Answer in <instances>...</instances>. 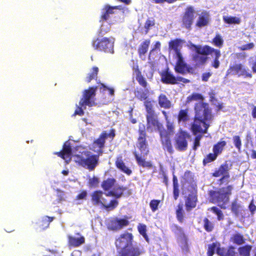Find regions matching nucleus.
Returning <instances> with one entry per match:
<instances>
[{
    "label": "nucleus",
    "mask_w": 256,
    "mask_h": 256,
    "mask_svg": "<svg viewBox=\"0 0 256 256\" xmlns=\"http://www.w3.org/2000/svg\"><path fill=\"white\" fill-rule=\"evenodd\" d=\"M134 236L128 232L120 234L114 242L116 256H140L144 251L133 244Z\"/></svg>",
    "instance_id": "obj_2"
},
{
    "label": "nucleus",
    "mask_w": 256,
    "mask_h": 256,
    "mask_svg": "<svg viewBox=\"0 0 256 256\" xmlns=\"http://www.w3.org/2000/svg\"><path fill=\"white\" fill-rule=\"evenodd\" d=\"M87 194V192L86 190H82L76 196V200L86 199Z\"/></svg>",
    "instance_id": "obj_62"
},
{
    "label": "nucleus",
    "mask_w": 256,
    "mask_h": 256,
    "mask_svg": "<svg viewBox=\"0 0 256 256\" xmlns=\"http://www.w3.org/2000/svg\"><path fill=\"white\" fill-rule=\"evenodd\" d=\"M114 44L113 38H104L102 39L98 38L92 41V46L94 50L109 54L114 52Z\"/></svg>",
    "instance_id": "obj_8"
},
{
    "label": "nucleus",
    "mask_w": 256,
    "mask_h": 256,
    "mask_svg": "<svg viewBox=\"0 0 256 256\" xmlns=\"http://www.w3.org/2000/svg\"><path fill=\"white\" fill-rule=\"evenodd\" d=\"M204 100V98L201 94L194 92L187 97L186 102L189 104L192 101H202ZM194 112V122L191 126L193 134L207 133L210 123L214 118L212 109L208 103L201 102L196 104Z\"/></svg>",
    "instance_id": "obj_1"
},
{
    "label": "nucleus",
    "mask_w": 256,
    "mask_h": 256,
    "mask_svg": "<svg viewBox=\"0 0 256 256\" xmlns=\"http://www.w3.org/2000/svg\"><path fill=\"white\" fill-rule=\"evenodd\" d=\"M54 154L64 160L66 164L71 160L72 156V148L68 140L64 142L62 150L60 152H55Z\"/></svg>",
    "instance_id": "obj_16"
},
{
    "label": "nucleus",
    "mask_w": 256,
    "mask_h": 256,
    "mask_svg": "<svg viewBox=\"0 0 256 256\" xmlns=\"http://www.w3.org/2000/svg\"><path fill=\"white\" fill-rule=\"evenodd\" d=\"M88 185L90 187H96L99 183L98 178L96 176H93L88 180Z\"/></svg>",
    "instance_id": "obj_58"
},
{
    "label": "nucleus",
    "mask_w": 256,
    "mask_h": 256,
    "mask_svg": "<svg viewBox=\"0 0 256 256\" xmlns=\"http://www.w3.org/2000/svg\"><path fill=\"white\" fill-rule=\"evenodd\" d=\"M120 9V6H110L106 4L102 10L101 15L100 18V22H102L108 20L111 14L114 13V10Z\"/></svg>",
    "instance_id": "obj_20"
},
{
    "label": "nucleus",
    "mask_w": 256,
    "mask_h": 256,
    "mask_svg": "<svg viewBox=\"0 0 256 256\" xmlns=\"http://www.w3.org/2000/svg\"><path fill=\"white\" fill-rule=\"evenodd\" d=\"M97 90V86H90L88 89L84 90L82 92V96L80 101V105L89 107L96 106V103L95 102V97Z\"/></svg>",
    "instance_id": "obj_11"
},
{
    "label": "nucleus",
    "mask_w": 256,
    "mask_h": 256,
    "mask_svg": "<svg viewBox=\"0 0 256 256\" xmlns=\"http://www.w3.org/2000/svg\"><path fill=\"white\" fill-rule=\"evenodd\" d=\"M91 200L94 206L103 207L106 200L103 198V192L101 190L94 191L91 195Z\"/></svg>",
    "instance_id": "obj_22"
},
{
    "label": "nucleus",
    "mask_w": 256,
    "mask_h": 256,
    "mask_svg": "<svg viewBox=\"0 0 256 256\" xmlns=\"http://www.w3.org/2000/svg\"><path fill=\"white\" fill-rule=\"evenodd\" d=\"M173 196L174 200H177L180 195L178 180L175 175L172 177Z\"/></svg>",
    "instance_id": "obj_40"
},
{
    "label": "nucleus",
    "mask_w": 256,
    "mask_h": 256,
    "mask_svg": "<svg viewBox=\"0 0 256 256\" xmlns=\"http://www.w3.org/2000/svg\"><path fill=\"white\" fill-rule=\"evenodd\" d=\"M86 106H81L79 104V106H76V108L75 110L74 116L78 115L80 116H82L84 114V111L82 109V107H84L86 108Z\"/></svg>",
    "instance_id": "obj_59"
},
{
    "label": "nucleus",
    "mask_w": 256,
    "mask_h": 256,
    "mask_svg": "<svg viewBox=\"0 0 256 256\" xmlns=\"http://www.w3.org/2000/svg\"><path fill=\"white\" fill-rule=\"evenodd\" d=\"M161 81L166 84H178L177 77H176L170 71L168 68L160 73Z\"/></svg>",
    "instance_id": "obj_18"
},
{
    "label": "nucleus",
    "mask_w": 256,
    "mask_h": 256,
    "mask_svg": "<svg viewBox=\"0 0 256 256\" xmlns=\"http://www.w3.org/2000/svg\"><path fill=\"white\" fill-rule=\"evenodd\" d=\"M138 138L137 146H148L146 140V132L145 130V126L142 124L141 128H139L138 130Z\"/></svg>",
    "instance_id": "obj_26"
},
{
    "label": "nucleus",
    "mask_w": 256,
    "mask_h": 256,
    "mask_svg": "<svg viewBox=\"0 0 256 256\" xmlns=\"http://www.w3.org/2000/svg\"><path fill=\"white\" fill-rule=\"evenodd\" d=\"M188 194L184 196L185 207L186 211L190 212L196 206L198 201V190L196 185H191L188 186Z\"/></svg>",
    "instance_id": "obj_9"
},
{
    "label": "nucleus",
    "mask_w": 256,
    "mask_h": 256,
    "mask_svg": "<svg viewBox=\"0 0 256 256\" xmlns=\"http://www.w3.org/2000/svg\"><path fill=\"white\" fill-rule=\"evenodd\" d=\"M200 52L206 55L210 54L212 57H214V60L212 63V66L215 68H218L219 67L220 64L219 58L221 56L220 50L215 49L211 46H205Z\"/></svg>",
    "instance_id": "obj_15"
},
{
    "label": "nucleus",
    "mask_w": 256,
    "mask_h": 256,
    "mask_svg": "<svg viewBox=\"0 0 256 256\" xmlns=\"http://www.w3.org/2000/svg\"><path fill=\"white\" fill-rule=\"evenodd\" d=\"M138 230L140 234H141L145 239L148 243H150V240L146 234L147 228L146 224H139L138 226Z\"/></svg>",
    "instance_id": "obj_44"
},
{
    "label": "nucleus",
    "mask_w": 256,
    "mask_h": 256,
    "mask_svg": "<svg viewBox=\"0 0 256 256\" xmlns=\"http://www.w3.org/2000/svg\"><path fill=\"white\" fill-rule=\"evenodd\" d=\"M190 120L188 109L180 110L178 114V123L186 122Z\"/></svg>",
    "instance_id": "obj_36"
},
{
    "label": "nucleus",
    "mask_w": 256,
    "mask_h": 256,
    "mask_svg": "<svg viewBox=\"0 0 256 256\" xmlns=\"http://www.w3.org/2000/svg\"><path fill=\"white\" fill-rule=\"evenodd\" d=\"M134 73L136 74V78L139 84L144 88H146L148 86V82L146 78L142 76L138 66L134 68Z\"/></svg>",
    "instance_id": "obj_27"
},
{
    "label": "nucleus",
    "mask_w": 256,
    "mask_h": 256,
    "mask_svg": "<svg viewBox=\"0 0 256 256\" xmlns=\"http://www.w3.org/2000/svg\"><path fill=\"white\" fill-rule=\"evenodd\" d=\"M226 142L224 140H220L218 142L213 146V152L218 156L222 152L224 148L226 146Z\"/></svg>",
    "instance_id": "obj_42"
},
{
    "label": "nucleus",
    "mask_w": 256,
    "mask_h": 256,
    "mask_svg": "<svg viewBox=\"0 0 256 256\" xmlns=\"http://www.w3.org/2000/svg\"><path fill=\"white\" fill-rule=\"evenodd\" d=\"M202 138L201 136H197L195 137L193 146V150H196L200 146V140Z\"/></svg>",
    "instance_id": "obj_61"
},
{
    "label": "nucleus",
    "mask_w": 256,
    "mask_h": 256,
    "mask_svg": "<svg viewBox=\"0 0 256 256\" xmlns=\"http://www.w3.org/2000/svg\"><path fill=\"white\" fill-rule=\"evenodd\" d=\"M176 218L178 222L182 223L185 218V212L183 210L182 206L178 204L176 210Z\"/></svg>",
    "instance_id": "obj_39"
},
{
    "label": "nucleus",
    "mask_w": 256,
    "mask_h": 256,
    "mask_svg": "<svg viewBox=\"0 0 256 256\" xmlns=\"http://www.w3.org/2000/svg\"><path fill=\"white\" fill-rule=\"evenodd\" d=\"M202 226L206 232H210L214 230V224L213 222L210 221L208 218L204 217L202 220Z\"/></svg>",
    "instance_id": "obj_38"
},
{
    "label": "nucleus",
    "mask_w": 256,
    "mask_h": 256,
    "mask_svg": "<svg viewBox=\"0 0 256 256\" xmlns=\"http://www.w3.org/2000/svg\"><path fill=\"white\" fill-rule=\"evenodd\" d=\"M118 204V202L116 200H111L110 202L108 204H107V201L106 200L102 208H104L107 210H111L116 208Z\"/></svg>",
    "instance_id": "obj_49"
},
{
    "label": "nucleus",
    "mask_w": 256,
    "mask_h": 256,
    "mask_svg": "<svg viewBox=\"0 0 256 256\" xmlns=\"http://www.w3.org/2000/svg\"><path fill=\"white\" fill-rule=\"evenodd\" d=\"M116 136L115 130L112 128L108 134L106 131H103L99 136L98 138L94 140L90 148V150L95 152L96 154L101 156L103 153V149L105 146L106 140L108 137H109L112 140Z\"/></svg>",
    "instance_id": "obj_7"
},
{
    "label": "nucleus",
    "mask_w": 256,
    "mask_h": 256,
    "mask_svg": "<svg viewBox=\"0 0 256 256\" xmlns=\"http://www.w3.org/2000/svg\"><path fill=\"white\" fill-rule=\"evenodd\" d=\"M218 156L214 152L213 153L208 154L202 160L203 166H206L208 164L214 161L216 159Z\"/></svg>",
    "instance_id": "obj_48"
},
{
    "label": "nucleus",
    "mask_w": 256,
    "mask_h": 256,
    "mask_svg": "<svg viewBox=\"0 0 256 256\" xmlns=\"http://www.w3.org/2000/svg\"><path fill=\"white\" fill-rule=\"evenodd\" d=\"M74 156L77 164L89 171L94 170L99 164L100 156L92 154L88 150H84Z\"/></svg>",
    "instance_id": "obj_4"
},
{
    "label": "nucleus",
    "mask_w": 256,
    "mask_h": 256,
    "mask_svg": "<svg viewBox=\"0 0 256 256\" xmlns=\"http://www.w3.org/2000/svg\"><path fill=\"white\" fill-rule=\"evenodd\" d=\"M141 154L146 156L149 153L148 146H137Z\"/></svg>",
    "instance_id": "obj_57"
},
{
    "label": "nucleus",
    "mask_w": 256,
    "mask_h": 256,
    "mask_svg": "<svg viewBox=\"0 0 256 256\" xmlns=\"http://www.w3.org/2000/svg\"><path fill=\"white\" fill-rule=\"evenodd\" d=\"M138 165L144 168H152V164L150 161H146V158H142L136 152H133Z\"/></svg>",
    "instance_id": "obj_28"
},
{
    "label": "nucleus",
    "mask_w": 256,
    "mask_h": 256,
    "mask_svg": "<svg viewBox=\"0 0 256 256\" xmlns=\"http://www.w3.org/2000/svg\"><path fill=\"white\" fill-rule=\"evenodd\" d=\"M196 17V12L192 6H187L182 14L180 19L181 26L190 30Z\"/></svg>",
    "instance_id": "obj_10"
},
{
    "label": "nucleus",
    "mask_w": 256,
    "mask_h": 256,
    "mask_svg": "<svg viewBox=\"0 0 256 256\" xmlns=\"http://www.w3.org/2000/svg\"><path fill=\"white\" fill-rule=\"evenodd\" d=\"M155 24V21L154 18H148L145 22L144 28L145 29V34H147L150 28V27L154 26Z\"/></svg>",
    "instance_id": "obj_52"
},
{
    "label": "nucleus",
    "mask_w": 256,
    "mask_h": 256,
    "mask_svg": "<svg viewBox=\"0 0 256 256\" xmlns=\"http://www.w3.org/2000/svg\"><path fill=\"white\" fill-rule=\"evenodd\" d=\"M150 43V40L147 39L140 44L138 50V52L140 58L145 56L148 50Z\"/></svg>",
    "instance_id": "obj_31"
},
{
    "label": "nucleus",
    "mask_w": 256,
    "mask_h": 256,
    "mask_svg": "<svg viewBox=\"0 0 256 256\" xmlns=\"http://www.w3.org/2000/svg\"><path fill=\"white\" fill-rule=\"evenodd\" d=\"M210 15L206 12H202L199 15L196 23V26L201 28L206 26L209 22Z\"/></svg>",
    "instance_id": "obj_25"
},
{
    "label": "nucleus",
    "mask_w": 256,
    "mask_h": 256,
    "mask_svg": "<svg viewBox=\"0 0 256 256\" xmlns=\"http://www.w3.org/2000/svg\"><path fill=\"white\" fill-rule=\"evenodd\" d=\"M158 104L161 108H170L171 107V102L164 94H161L158 96Z\"/></svg>",
    "instance_id": "obj_32"
},
{
    "label": "nucleus",
    "mask_w": 256,
    "mask_h": 256,
    "mask_svg": "<svg viewBox=\"0 0 256 256\" xmlns=\"http://www.w3.org/2000/svg\"><path fill=\"white\" fill-rule=\"evenodd\" d=\"M182 42V40L180 39L176 38L174 40H172L168 43L169 48L173 50L176 54L178 52H180V50L178 48V46Z\"/></svg>",
    "instance_id": "obj_43"
},
{
    "label": "nucleus",
    "mask_w": 256,
    "mask_h": 256,
    "mask_svg": "<svg viewBox=\"0 0 256 256\" xmlns=\"http://www.w3.org/2000/svg\"><path fill=\"white\" fill-rule=\"evenodd\" d=\"M233 187L228 185L226 187L218 188L216 190H210L208 195L211 202L217 204L222 209L226 208V205L230 200V196L232 194Z\"/></svg>",
    "instance_id": "obj_3"
},
{
    "label": "nucleus",
    "mask_w": 256,
    "mask_h": 256,
    "mask_svg": "<svg viewBox=\"0 0 256 256\" xmlns=\"http://www.w3.org/2000/svg\"><path fill=\"white\" fill-rule=\"evenodd\" d=\"M226 75H237L238 76L252 78V74L248 68L242 64H235L230 66L226 71Z\"/></svg>",
    "instance_id": "obj_13"
},
{
    "label": "nucleus",
    "mask_w": 256,
    "mask_h": 256,
    "mask_svg": "<svg viewBox=\"0 0 256 256\" xmlns=\"http://www.w3.org/2000/svg\"><path fill=\"white\" fill-rule=\"evenodd\" d=\"M144 90H138L135 92V94L136 98L140 100H147L146 99L148 98L149 94V90L147 88H144Z\"/></svg>",
    "instance_id": "obj_45"
},
{
    "label": "nucleus",
    "mask_w": 256,
    "mask_h": 256,
    "mask_svg": "<svg viewBox=\"0 0 256 256\" xmlns=\"http://www.w3.org/2000/svg\"><path fill=\"white\" fill-rule=\"evenodd\" d=\"M230 168L228 164L225 162L222 164L217 170H216L212 174V176L215 178H218L222 176L218 180L219 185H222L224 183H228L230 182Z\"/></svg>",
    "instance_id": "obj_14"
},
{
    "label": "nucleus",
    "mask_w": 256,
    "mask_h": 256,
    "mask_svg": "<svg viewBox=\"0 0 256 256\" xmlns=\"http://www.w3.org/2000/svg\"><path fill=\"white\" fill-rule=\"evenodd\" d=\"M160 202V200H152L150 202V206L153 212L158 210V207Z\"/></svg>",
    "instance_id": "obj_54"
},
{
    "label": "nucleus",
    "mask_w": 256,
    "mask_h": 256,
    "mask_svg": "<svg viewBox=\"0 0 256 256\" xmlns=\"http://www.w3.org/2000/svg\"><path fill=\"white\" fill-rule=\"evenodd\" d=\"M232 140L234 146L238 151H240L242 148V140L240 136H233Z\"/></svg>",
    "instance_id": "obj_55"
},
{
    "label": "nucleus",
    "mask_w": 256,
    "mask_h": 256,
    "mask_svg": "<svg viewBox=\"0 0 256 256\" xmlns=\"http://www.w3.org/2000/svg\"><path fill=\"white\" fill-rule=\"evenodd\" d=\"M220 244L218 242H212L208 246V250L206 252L207 256H213L215 251L218 254L219 248H222Z\"/></svg>",
    "instance_id": "obj_37"
},
{
    "label": "nucleus",
    "mask_w": 256,
    "mask_h": 256,
    "mask_svg": "<svg viewBox=\"0 0 256 256\" xmlns=\"http://www.w3.org/2000/svg\"><path fill=\"white\" fill-rule=\"evenodd\" d=\"M152 102V100H146L144 102L146 111V128L150 132L158 130L160 133V129L163 128V124L159 121L158 116L154 109Z\"/></svg>",
    "instance_id": "obj_5"
},
{
    "label": "nucleus",
    "mask_w": 256,
    "mask_h": 256,
    "mask_svg": "<svg viewBox=\"0 0 256 256\" xmlns=\"http://www.w3.org/2000/svg\"><path fill=\"white\" fill-rule=\"evenodd\" d=\"M211 210L217 216V219L218 220H223L224 214L222 211L216 206H212L210 208Z\"/></svg>",
    "instance_id": "obj_53"
},
{
    "label": "nucleus",
    "mask_w": 256,
    "mask_h": 256,
    "mask_svg": "<svg viewBox=\"0 0 256 256\" xmlns=\"http://www.w3.org/2000/svg\"><path fill=\"white\" fill-rule=\"evenodd\" d=\"M77 236L71 235L68 236V244L70 248H78L85 242V238L80 233L76 234Z\"/></svg>",
    "instance_id": "obj_19"
},
{
    "label": "nucleus",
    "mask_w": 256,
    "mask_h": 256,
    "mask_svg": "<svg viewBox=\"0 0 256 256\" xmlns=\"http://www.w3.org/2000/svg\"><path fill=\"white\" fill-rule=\"evenodd\" d=\"M190 135L186 131L180 130L174 139L176 148L180 152L185 151L188 146V140Z\"/></svg>",
    "instance_id": "obj_12"
},
{
    "label": "nucleus",
    "mask_w": 256,
    "mask_h": 256,
    "mask_svg": "<svg viewBox=\"0 0 256 256\" xmlns=\"http://www.w3.org/2000/svg\"><path fill=\"white\" fill-rule=\"evenodd\" d=\"M174 70L176 72L182 74L186 73H192L193 71V68L188 66L186 62L176 63Z\"/></svg>",
    "instance_id": "obj_24"
},
{
    "label": "nucleus",
    "mask_w": 256,
    "mask_h": 256,
    "mask_svg": "<svg viewBox=\"0 0 256 256\" xmlns=\"http://www.w3.org/2000/svg\"><path fill=\"white\" fill-rule=\"evenodd\" d=\"M107 228L109 230L113 231L118 230V218H114L112 220H110L107 225Z\"/></svg>",
    "instance_id": "obj_50"
},
{
    "label": "nucleus",
    "mask_w": 256,
    "mask_h": 256,
    "mask_svg": "<svg viewBox=\"0 0 256 256\" xmlns=\"http://www.w3.org/2000/svg\"><path fill=\"white\" fill-rule=\"evenodd\" d=\"M218 256H238V250L234 246H229L227 248H219L218 252Z\"/></svg>",
    "instance_id": "obj_23"
},
{
    "label": "nucleus",
    "mask_w": 256,
    "mask_h": 256,
    "mask_svg": "<svg viewBox=\"0 0 256 256\" xmlns=\"http://www.w3.org/2000/svg\"><path fill=\"white\" fill-rule=\"evenodd\" d=\"M231 211L236 216H238L241 211V206L236 200H234L231 204Z\"/></svg>",
    "instance_id": "obj_47"
},
{
    "label": "nucleus",
    "mask_w": 256,
    "mask_h": 256,
    "mask_svg": "<svg viewBox=\"0 0 256 256\" xmlns=\"http://www.w3.org/2000/svg\"><path fill=\"white\" fill-rule=\"evenodd\" d=\"M176 58H177V61L176 63H184L185 62L184 60V58L182 57V56L180 52H178V53L176 54Z\"/></svg>",
    "instance_id": "obj_64"
},
{
    "label": "nucleus",
    "mask_w": 256,
    "mask_h": 256,
    "mask_svg": "<svg viewBox=\"0 0 256 256\" xmlns=\"http://www.w3.org/2000/svg\"><path fill=\"white\" fill-rule=\"evenodd\" d=\"M248 208L251 214H254L256 211V206L254 204V199L251 200Z\"/></svg>",
    "instance_id": "obj_63"
},
{
    "label": "nucleus",
    "mask_w": 256,
    "mask_h": 256,
    "mask_svg": "<svg viewBox=\"0 0 256 256\" xmlns=\"http://www.w3.org/2000/svg\"><path fill=\"white\" fill-rule=\"evenodd\" d=\"M254 45L253 42H250L247 44H245L242 45V46L239 47V49L241 50H251L254 48Z\"/></svg>",
    "instance_id": "obj_60"
},
{
    "label": "nucleus",
    "mask_w": 256,
    "mask_h": 256,
    "mask_svg": "<svg viewBox=\"0 0 256 256\" xmlns=\"http://www.w3.org/2000/svg\"><path fill=\"white\" fill-rule=\"evenodd\" d=\"M252 247V246L250 244H246L238 247V256H250Z\"/></svg>",
    "instance_id": "obj_34"
},
{
    "label": "nucleus",
    "mask_w": 256,
    "mask_h": 256,
    "mask_svg": "<svg viewBox=\"0 0 256 256\" xmlns=\"http://www.w3.org/2000/svg\"><path fill=\"white\" fill-rule=\"evenodd\" d=\"M212 43L218 48H222L224 44V40L222 36L218 34L212 40Z\"/></svg>",
    "instance_id": "obj_51"
},
{
    "label": "nucleus",
    "mask_w": 256,
    "mask_h": 256,
    "mask_svg": "<svg viewBox=\"0 0 256 256\" xmlns=\"http://www.w3.org/2000/svg\"><path fill=\"white\" fill-rule=\"evenodd\" d=\"M54 219V216H44L38 222V227L42 230L49 226L50 223Z\"/></svg>",
    "instance_id": "obj_30"
},
{
    "label": "nucleus",
    "mask_w": 256,
    "mask_h": 256,
    "mask_svg": "<svg viewBox=\"0 0 256 256\" xmlns=\"http://www.w3.org/2000/svg\"><path fill=\"white\" fill-rule=\"evenodd\" d=\"M116 183V180L114 178H108L104 180L101 184V186L104 191H108L112 189Z\"/></svg>",
    "instance_id": "obj_35"
},
{
    "label": "nucleus",
    "mask_w": 256,
    "mask_h": 256,
    "mask_svg": "<svg viewBox=\"0 0 256 256\" xmlns=\"http://www.w3.org/2000/svg\"><path fill=\"white\" fill-rule=\"evenodd\" d=\"M166 126V130L163 128L160 130L159 133L160 140L163 148H166L168 152L172 154L174 150L172 143L171 136L174 133V126L173 122L167 121Z\"/></svg>",
    "instance_id": "obj_6"
},
{
    "label": "nucleus",
    "mask_w": 256,
    "mask_h": 256,
    "mask_svg": "<svg viewBox=\"0 0 256 256\" xmlns=\"http://www.w3.org/2000/svg\"><path fill=\"white\" fill-rule=\"evenodd\" d=\"M126 191L128 195L131 194L132 192L128 188L123 186H118L114 188L112 190L108 191L106 196H113L116 198H121L124 192Z\"/></svg>",
    "instance_id": "obj_21"
},
{
    "label": "nucleus",
    "mask_w": 256,
    "mask_h": 256,
    "mask_svg": "<svg viewBox=\"0 0 256 256\" xmlns=\"http://www.w3.org/2000/svg\"><path fill=\"white\" fill-rule=\"evenodd\" d=\"M194 46L196 54L192 56L193 60L198 65L204 64L208 59V55L202 54L200 52L202 50L203 48H204L205 46L208 47L210 46L208 45H205L202 46L200 45H194Z\"/></svg>",
    "instance_id": "obj_17"
},
{
    "label": "nucleus",
    "mask_w": 256,
    "mask_h": 256,
    "mask_svg": "<svg viewBox=\"0 0 256 256\" xmlns=\"http://www.w3.org/2000/svg\"><path fill=\"white\" fill-rule=\"evenodd\" d=\"M230 241L234 244L240 246L245 242V238L242 234L236 233L232 236Z\"/></svg>",
    "instance_id": "obj_33"
},
{
    "label": "nucleus",
    "mask_w": 256,
    "mask_h": 256,
    "mask_svg": "<svg viewBox=\"0 0 256 256\" xmlns=\"http://www.w3.org/2000/svg\"><path fill=\"white\" fill-rule=\"evenodd\" d=\"M223 20L224 22L228 24H238L240 23V19L239 18L236 16H224Z\"/></svg>",
    "instance_id": "obj_46"
},
{
    "label": "nucleus",
    "mask_w": 256,
    "mask_h": 256,
    "mask_svg": "<svg viewBox=\"0 0 256 256\" xmlns=\"http://www.w3.org/2000/svg\"><path fill=\"white\" fill-rule=\"evenodd\" d=\"M99 69L97 66H93L91 72L88 74L86 78V82L88 83L90 82L92 80H96Z\"/></svg>",
    "instance_id": "obj_41"
},
{
    "label": "nucleus",
    "mask_w": 256,
    "mask_h": 256,
    "mask_svg": "<svg viewBox=\"0 0 256 256\" xmlns=\"http://www.w3.org/2000/svg\"><path fill=\"white\" fill-rule=\"evenodd\" d=\"M115 164L116 167L120 170L122 172L128 175H130L132 173V171L130 170L128 167H127L122 160V157L117 158Z\"/></svg>",
    "instance_id": "obj_29"
},
{
    "label": "nucleus",
    "mask_w": 256,
    "mask_h": 256,
    "mask_svg": "<svg viewBox=\"0 0 256 256\" xmlns=\"http://www.w3.org/2000/svg\"><path fill=\"white\" fill-rule=\"evenodd\" d=\"M118 224L119 230L122 229L124 227L128 226L129 224V222L126 218H118Z\"/></svg>",
    "instance_id": "obj_56"
}]
</instances>
